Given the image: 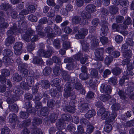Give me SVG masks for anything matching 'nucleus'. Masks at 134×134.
<instances>
[{"label":"nucleus","instance_id":"f257e3e1","mask_svg":"<svg viewBox=\"0 0 134 134\" xmlns=\"http://www.w3.org/2000/svg\"><path fill=\"white\" fill-rule=\"evenodd\" d=\"M34 72L32 70L30 71L29 73V76L26 79L27 84L25 82H22L20 86H16L14 88L13 91L14 93L13 96L12 97L11 96V92L10 91H7L4 94V96L8 97L7 98V101L9 104V109L11 111L16 112H18V109L16 104H13L14 101L18 100L19 97L22 95L23 92L21 89L28 90L29 89V87H32L34 85V79L32 77Z\"/></svg>","mask_w":134,"mask_h":134},{"label":"nucleus","instance_id":"f03ea898","mask_svg":"<svg viewBox=\"0 0 134 134\" xmlns=\"http://www.w3.org/2000/svg\"><path fill=\"white\" fill-rule=\"evenodd\" d=\"M21 25L18 27H20V29L18 30L16 28V24H14L13 26L10 27V29L7 32L8 37L5 41V44L7 46H9L10 44L13 43L15 42V39L13 35H18L19 33L22 34L24 30L25 34L22 36L23 39L27 42H29L30 40L31 36L35 34L34 31L31 29H27V23L25 21L21 22Z\"/></svg>","mask_w":134,"mask_h":134},{"label":"nucleus","instance_id":"7ed1b4c3","mask_svg":"<svg viewBox=\"0 0 134 134\" xmlns=\"http://www.w3.org/2000/svg\"><path fill=\"white\" fill-rule=\"evenodd\" d=\"M86 10L88 13H86L85 11H83L81 14V18L78 16H75L72 19L73 23L77 24L80 23V24L84 25L88 22V19L91 17L90 13H93L96 11V7L92 4H88L86 7Z\"/></svg>","mask_w":134,"mask_h":134},{"label":"nucleus","instance_id":"20e7f679","mask_svg":"<svg viewBox=\"0 0 134 134\" xmlns=\"http://www.w3.org/2000/svg\"><path fill=\"white\" fill-rule=\"evenodd\" d=\"M105 108H101L98 111L97 114L98 116H101V118L103 120H106V124L104 129L105 132H109L112 130V127L111 125L108 123L113 122L117 115L115 112H113L110 115L109 112L105 111Z\"/></svg>","mask_w":134,"mask_h":134},{"label":"nucleus","instance_id":"39448f33","mask_svg":"<svg viewBox=\"0 0 134 134\" xmlns=\"http://www.w3.org/2000/svg\"><path fill=\"white\" fill-rule=\"evenodd\" d=\"M41 106H42V104ZM32 104L30 101L25 102L24 105V107L26 109L27 111L29 113L35 112L36 113L37 112L38 115L43 116H46L48 114L47 108L46 107L42 108L41 106V108H38L37 109L35 107L37 110L35 111L34 109L32 108ZM35 107H36V105Z\"/></svg>","mask_w":134,"mask_h":134},{"label":"nucleus","instance_id":"423d86ee","mask_svg":"<svg viewBox=\"0 0 134 134\" xmlns=\"http://www.w3.org/2000/svg\"><path fill=\"white\" fill-rule=\"evenodd\" d=\"M134 45V42L132 40L128 38L126 40V43L122 45L121 49L124 56H127L131 57L132 56V52L130 50V47Z\"/></svg>","mask_w":134,"mask_h":134},{"label":"nucleus","instance_id":"0eeeda50","mask_svg":"<svg viewBox=\"0 0 134 134\" xmlns=\"http://www.w3.org/2000/svg\"><path fill=\"white\" fill-rule=\"evenodd\" d=\"M131 22V19L128 17L124 22V24L125 25L120 24L118 25L114 23L112 26V27L113 29H116L117 31L122 33L124 35H126L128 33L127 31H125V30L127 28L126 25L130 24Z\"/></svg>","mask_w":134,"mask_h":134},{"label":"nucleus","instance_id":"6e6552de","mask_svg":"<svg viewBox=\"0 0 134 134\" xmlns=\"http://www.w3.org/2000/svg\"><path fill=\"white\" fill-rule=\"evenodd\" d=\"M102 14L104 15L105 16H104V17H102V19L103 18V20H102L103 21V23H104L105 25H103L101 29V32L100 33V35L103 36L106 35L108 32V26H107V25L108 24L106 23L105 20L107 19V17L106 15L109 14V12H108V10L106 9L103 8V9L102 11Z\"/></svg>","mask_w":134,"mask_h":134},{"label":"nucleus","instance_id":"1a4fd4ad","mask_svg":"<svg viewBox=\"0 0 134 134\" xmlns=\"http://www.w3.org/2000/svg\"><path fill=\"white\" fill-rule=\"evenodd\" d=\"M3 55L4 57L3 59V61L6 66L12 64L14 61L11 59L9 57L12 55L13 53L10 49H5L4 50Z\"/></svg>","mask_w":134,"mask_h":134},{"label":"nucleus","instance_id":"9d476101","mask_svg":"<svg viewBox=\"0 0 134 134\" xmlns=\"http://www.w3.org/2000/svg\"><path fill=\"white\" fill-rule=\"evenodd\" d=\"M62 117V119L59 120L58 122L56 123V126L59 130L65 128L66 126L65 121H70L72 119L71 116L69 114L63 115Z\"/></svg>","mask_w":134,"mask_h":134},{"label":"nucleus","instance_id":"9b49d317","mask_svg":"<svg viewBox=\"0 0 134 134\" xmlns=\"http://www.w3.org/2000/svg\"><path fill=\"white\" fill-rule=\"evenodd\" d=\"M40 49L37 53L38 55L42 57L48 58L51 55V52L50 51H46L43 50L44 46L43 44L41 43L39 44Z\"/></svg>","mask_w":134,"mask_h":134},{"label":"nucleus","instance_id":"f8f14e48","mask_svg":"<svg viewBox=\"0 0 134 134\" xmlns=\"http://www.w3.org/2000/svg\"><path fill=\"white\" fill-rule=\"evenodd\" d=\"M38 88V86L37 85H35L32 88V91L33 92V94H36L35 99H34V101H36V107L37 109L38 108H41V103L39 101L41 98V93H38V97L37 96V92Z\"/></svg>","mask_w":134,"mask_h":134},{"label":"nucleus","instance_id":"ddd939ff","mask_svg":"<svg viewBox=\"0 0 134 134\" xmlns=\"http://www.w3.org/2000/svg\"><path fill=\"white\" fill-rule=\"evenodd\" d=\"M16 62L18 64V69L20 70L21 75L22 77H25L28 74L27 69L23 68L24 64L23 63L20 58H18L16 60Z\"/></svg>","mask_w":134,"mask_h":134},{"label":"nucleus","instance_id":"4468645a","mask_svg":"<svg viewBox=\"0 0 134 134\" xmlns=\"http://www.w3.org/2000/svg\"><path fill=\"white\" fill-rule=\"evenodd\" d=\"M71 85L69 82L66 83L65 85V88L64 89L65 93L64 94V97L65 98H67L69 96H71L70 99L71 100H73L75 97V96L74 94L70 93V91L72 90L71 87Z\"/></svg>","mask_w":134,"mask_h":134},{"label":"nucleus","instance_id":"2eb2a0df","mask_svg":"<svg viewBox=\"0 0 134 134\" xmlns=\"http://www.w3.org/2000/svg\"><path fill=\"white\" fill-rule=\"evenodd\" d=\"M42 123V120L39 118H35L33 119V125L34 127H36V126ZM43 132L40 131L36 127L33 129L32 132L31 134H43Z\"/></svg>","mask_w":134,"mask_h":134},{"label":"nucleus","instance_id":"dca6fc26","mask_svg":"<svg viewBox=\"0 0 134 134\" xmlns=\"http://www.w3.org/2000/svg\"><path fill=\"white\" fill-rule=\"evenodd\" d=\"M104 49L103 48H98L95 52V58L96 60L102 61L103 59V53Z\"/></svg>","mask_w":134,"mask_h":134},{"label":"nucleus","instance_id":"f3484780","mask_svg":"<svg viewBox=\"0 0 134 134\" xmlns=\"http://www.w3.org/2000/svg\"><path fill=\"white\" fill-rule=\"evenodd\" d=\"M1 75L0 76V81L2 83H4L6 81L5 76H8L10 74L9 70L7 69H3L1 71Z\"/></svg>","mask_w":134,"mask_h":134},{"label":"nucleus","instance_id":"a211bd4d","mask_svg":"<svg viewBox=\"0 0 134 134\" xmlns=\"http://www.w3.org/2000/svg\"><path fill=\"white\" fill-rule=\"evenodd\" d=\"M23 43L21 42H16L13 47L14 52L16 55H20L21 53L23 47Z\"/></svg>","mask_w":134,"mask_h":134},{"label":"nucleus","instance_id":"6ab92c4d","mask_svg":"<svg viewBox=\"0 0 134 134\" xmlns=\"http://www.w3.org/2000/svg\"><path fill=\"white\" fill-rule=\"evenodd\" d=\"M28 11L26 10H22L20 13V15L22 16V18L20 19H23L24 18V15H26L28 14L29 12L33 13L35 11V7L34 5H29L28 8Z\"/></svg>","mask_w":134,"mask_h":134},{"label":"nucleus","instance_id":"aec40b11","mask_svg":"<svg viewBox=\"0 0 134 134\" xmlns=\"http://www.w3.org/2000/svg\"><path fill=\"white\" fill-rule=\"evenodd\" d=\"M88 32V30L86 29H81L78 31V34L75 35V37L77 39L84 38Z\"/></svg>","mask_w":134,"mask_h":134},{"label":"nucleus","instance_id":"412c9836","mask_svg":"<svg viewBox=\"0 0 134 134\" xmlns=\"http://www.w3.org/2000/svg\"><path fill=\"white\" fill-rule=\"evenodd\" d=\"M68 37L67 35H64L62 37V40L63 41V48L67 49L70 47V43L68 41Z\"/></svg>","mask_w":134,"mask_h":134},{"label":"nucleus","instance_id":"4be33fe9","mask_svg":"<svg viewBox=\"0 0 134 134\" xmlns=\"http://www.w3.org/2000/svg\"><path fill=\"white\" fill-rule=\"evenodd\" d=\"M81 71L83 72L80 74V77L82 80H86L88 78V74L87 73V68L85 66H82L81 68Z\"/></svg>","mask_w":134,"mask_h":134},{"label":"nucleus","instance_id":"5701e85b","mask_svg":"<svg viewBox=\"0 0 134 134\" xmlns=\"http://www.w3.org/2000/svg\"><path fill=\"white\" fill-rule=\"evenodd\" d=\"M111 90L110 86H108L106 84H102L100 87V91L103 93H111Z\"/></svg>","mask_w":134,"mask_h":134},{"label":"nucleus","instance_id":"b1692460","mask_svg":"<svg viewBox=\"0 0 134 134\" xmlns=\"http://www.w3.org/2000/svg\"><path fill=\"white\" fill-rule=\"evenodd\" d=\"M133 63L134 64L131 63H129L127 64V70L126 71L124 72V75H126L129 76V75L132 76L133 75V73L131 70L134 68V60Z\"/></svg>","mask_w":134,"mask_h":134},{"label":"nucleus","instance_id":"393cba45","mask_svg":"<svg viewBox=\"0 0 134 134\" xmlns=\"http://www.w3.org/2000/svg\"><path fill=\"white\" fill-rule=\"evenodd\" d=\"M73 10V7L70 4H68L65 6V9H63L61 10L62 14L65 15L68 14V12L72 11Z\"/></svg>","mask_w":134,"mask_h":134},{"label":"nucleus","instance_id":"a878e982","mask_svg":"<svg viewBox=\"0 0 134 134\" xmlns=\"http://www.w3.org/2000/svg\"><path fill=\"white\" fill-rule=\"evenodd\" d=\"M109 104L112 105L111 108L113 110L116 111L120 108V105L118 103H116V99L114 98H112L110 100Z\"/></svg>","mask_w":134,"mask_h":134},{"label":"nucleus","instance_id":"bb28decb","mask_svg":"<svg viewBox=\"0 0 134 134\" xmlns=\"http://www.w3.org/2000/svg\"><path fill=\"white\" fill-rule=\"evenodd\" d=\"M60 80L58 79H54L51 82V84H52V83H53V85L58 90L59 92L63 90V88L60 86L59 87V85L60 82Z\"/></svg>","mask_w":134,"mask_h":134},{"label":"nucleus","instance_id":"cd10ccee","mask_svg":"<svg viewBox=\"0 0 134 134\" xmlns=\"http://www.w3.org/2000/svg\"><path fill=\"white\" fill-rule=\"evenodd\" d=\"M4 19L2 18L0 16V32L2 31V30L5 28H6L8 26V24L7 23L4 22Z\"/></svg>","mask_w":134,"mask_h":134},{"label":"nucleus","instance_id":"c85d7f7f","mask_svg":"<svg viewBox=\"0 0 134 134\" xmlns=\"http://www.w3.org/2000/svg\"><path fill=\"white\" fill-rule=\"evenodd\" d=\"M92 23L94 27L92 26L90 28L89 31H90L91 32H93V31L96 29V27L97 26L98 24L99 20L98 19L95 18L93 20Z\"/></svg>","mask_w":134,"mask_h":134},{"label":"nucleus","instance_id":"c756f323","mask_svg":"<svg viewBox=\"0 0 134 134\" xmlns=\"http://www.w3.org/2000/svg\"><path fill=\"white\" fill-rule=\"evenodd\" d=\"M92 40L91 41V44L92 48L97 47L98 46L99 41L96 38L95 36L91 37Z\"/></svg>","mask_w":134,"mask_h":134},{"label":"nucleus","instance_id":"7c9ffc66","mask_svg":"<svg viewBox=\"0 0 134 134\" xmlns=\"http://www.w3.org/2000/svg\"><path fill=\"white\" fill-rule=\"evenodd\" d=\"M43 61L41 58L35 57L33 58L32 63L35 64H40L42 63Z\"/></svg>","mask_w":134,"mask_h":134},{"label":"nucleus","instance_id":"2f4dec72","mask_svg":"<svg viewBox=\"0 0 134 134\" xmlns=\"http://www.w3.org/2000/svg\"><path fill=\"white\" fill-rule=\"evenodd\" d=\"M17 119L16 115L14 114H10L9 116V121L10 122L13 123L15 122Z\"/></svg>","mask_w":134,"mask_h":134},{"label":"nucleus","instance_id":"473e14b6","mask_svg":"<svg viewBox=\"0 0 134 134\" xmlns=\"http://www.w3.org/2000/svg\"><path fill=\"white\" fill-rule=\"evenodd\" d=\"M64 110L65 111H66L71 113H74L75 111V109L74 106L73 107L68 106H66L65 108H63Z\"/></svg>","mask_w":134,"mask_h":134},{"label":"nucleus","instance_id":"72a5a7b5","mask_svg":"<svg viewBox=\"0 0 134 134\" xmlns=\"http://www.w3.org/2000/svg\"><path fill=\"white\" fill-rule=\"evenodd\" d=\"M22 0H11L12 3L14 4L18 3L19 4L18 5L17 7L19 9H22L23 7V2H21L20 1Z\"/></svg>","mask_w":134,"mask_h":134},{"label":"nucleus","instance_id":"f704fd0d","mask_svg":"<svg viewBox=\"0 0 134 134\" xmlns=\"http://www.w3.org/2000/svg\"><path fill=\"white\" fill-rule=\"evenodd\" d=\"M36 31L38 34L41 36H44V34L42 31L43 28L40 25H38L36 27Z\"/></svg>","mask_w":134,"mask_h":134},{"label":"nucleus","instance_id":"c9c22d12","mask_svg":"<svg viewBox=\"0 0 134 134\" xmlns=\"http://www.w3.org/2000/svg\"><path fill=\"white\" fill-rule=\"evenodd\" d=\"M64 72L66 74L65 75L63 74V77L64 79L65 80H68L69 81H71V83H73L75 82V79H76V77L72 78L71 79L70 78V76L69 75H66V72L64 71Z\"/></svg>","mask_w":134,"mask_h":134},{"label":"nucleus","instance_id":"e433bc0d","mask_svg":"<svg viewBox=\"0 0 134 134\" xmlns=\"http://www.w3.org/2000/svg\"><path fill=\"white\" fill-rule=\"evenodd\" d=\"M79 105L80 111L81 113H84L86 110H88V108L87 104H82L81 105L79 104Z\"/></svg>","mask_w":134,"mask_h":134},{"label":"nucleus","instance_id":"4c0bfd02","mask_svg":"<svg viewBox=\"0 0 134 134\" xmlns=\"http://www.w3.org/2000/svg\"><path fill=\"white\" fill-rule=\"evenodd\" d=\"M95 111L94 110H89L85 115L86 118L89 119L92 117L95 114Z\"/></svg>","mask_w":134,"mask_h":134},{"label":"nucleus","instance_id":"58836bf2","mask_svg":"<svg viewBox=\"0 0 134 134\" xmlns=\"http://www.w3.org/2000/svg\"><path fill=\"white\" fill-rule=\"evenodd\" d=\"M45 31L47 33H49L48 36L51 38H52L54 36V35L52 33L53 30L50 27H47L45 29Z\"/></svg>","mask_w":134,"mask_h":134},{"label":"nucleus","instance_id":"ea45409f","mask_svg":"<svg viewBox=\"0 0 134 134\" xmlns=\"http://www.w3.org/2000/svg\"><path fill=\"white\" fill-rule=\"evenodd\" d=\"M109 11L110 13L113 14H116L118 12L117 7L114 6H110L109 7Z\"/></svg>","mask_w":134,"mask_h":134},{"label":"nucleus","instance_id":"a19ab883","mask_svg":"<svg viewBox=\"0 0 134 134\" xmlns=\"http://www.w3.org/2000/svg\"><path fill=\"white\" fill-rule=\"evenodd\" d=\"M61 91H62L59 92H59H57L56 90H53L52 91H51V96H52L53 97L56 96L59 97V96L62 95V93H61Z\"/></svg>","mask_w":134,"mask_h":134},{"label":"nucleus","instance_id":"79ce46f5","mask_svg":"<svg viewBox=\"0 0 134 134\" xmlns=\"http://www.w3.org/2000/svg\"><path fill=\"white\" fill-rule=\"evenodd\" d=\"M110 98V96L108 94H107L105 95H102L100 96L99 98L103 102H105L108 100Z\"/></svg>","mask_w":134,"mask_h":134},{"label":"nucleus","instance_id":"37998d69","mask_svg":"<svg viewBox=\"0 0 134 134\" xmlns=\"http://www.w3.org/2000/svg\"><path fill=\"white\" fill-rule=\"evenodd\" d=\"M10 7L9 4L7 3H4L1 4V8L2 9L5 10L8 9Z\"/></svg>","mask_w":134,"mask_h":134},{"label":"nucleus","instance_id":"c03bdc74","mask_svg":"<svg viewBox=\"0 0 134 134\" xmlns=\"http://www.w3.org/2000/svg\"><path fill=\"white\" fill-rule=\"evenodd\" d=\"M61 72V70L60 66H56L53 69V73L56 75H58Z\"/></svg>","mask_w":134,"mask_h":134},{"label":"nucleus","instance_id":"a18cd8bd","mask_svg":"<svg viewBox=\"0 0 134 134\" xmlns=\"http://www.w3.org/2000/svg\"><path fill=\"white\" fill-rule=\"evenodd\" d=\"M35 48V44L34 42L30 44L29 43L27 46V50L29 52H31Z\"/></svg>","mask_w":134,"mask_h":134},{"label":"nucleus","instance_id":"49530a36","mask_svg":"<svg viewBox=\"0 0 134 134\" xmlns=\"http://www.w3.org/2000/svg\"><path fill=\"white\" fill-rule=\"evenodd\" d=\"M121 72V69L119 68L116 67L114 68L112 71L113 74L115 75H119Z\"/></svg>","mask_w":134,"mask_h":134},{"label":"nucleus","instance_id":"de8ad7c7","mask_svg":"<svg viewBox=\"0 0 134 134\" xmlns=\"http://www.w3.org/2000/svg\"><path fill=\"white\" fill-rule=\"evenodd\" d=\"M123 40V37L120 35H117L115 36V41L118 43L119 44Z\"/></svg>","mask_w":134,"mask_h":134},{"label":"nucleus","instance_id":"09e8293b","mask_svg":"<svg viewBox=\"0 0 134 134\" xmlns=\"http://www.w3.org/2000/svg\"><path fill=\"white\" fill-rule=\"evenodd\" d=\"M51 71V68L49 67H47L43 69V74L44 75H48L50 73Z\"/></svg>","mask_w":134,"mask_h":134},{"label":"nucleus","instance_id":"8fccbe9b","mask_svg":"<svg viewBox=\"0 0 134 134\" xmlns=\"http://www.w3.org/2000/svg\"><path fill=\"white\" fill-rule=\"evenodd\" d=\"M124 58H125V59H124L122 62V64L124 65H125L126 64H127L129 63V62L130 61L131 59L130 58H131V57H129L128 56H124Z\"/></svg>","mask_w":134,"mask_h":134},{"label":"nucleus","instance_id":"3c124183","mask_svg":"<svg viewBox=\"0 0 134 134\" xmlns=\"http://www.w3.org/2000/svg\"><path fill=\"white\" fill-rule=\"evenodd\" d=\"M108 82L110 84L114 85L117 83V81L116 77H112L109 80Z\"/></svg>","mask_w":134,"mask_h":134},{"label":"nucleus","instance_id":"603ef678","mask_svg":"<svg viewBox=\"0 0 134 134\" xmlns=\"http://www.w3.org/2000/svg\"><path fill=\"white\" fill-rule=\"evenodd\" d=\"M113 60V58L110 56L106 57L105 60V63L107 65H109Z\"/></svg>","mask_w":134,"mask_h":134},{"label":"nucleus","instance_id":"864d4df0","mask_svg":"<svg viewBox=\"0 0 134 134\" xmlns=\"http://www.w3.org/2000/svg\"><path fill=\"white\" fill-rule=\"evenodd\" d=\"M13 78L14 80L16 81H19L21 79V77L17 73L13 75Z\"/></svg>","mask_w":134,"mask_h":134},{"label":"nucleus","instance_id":"5fc2aeb1","mask_svg":"<svg viewBox=\"0 0 134 134\" xmlns=\"http://www.w3.org/2000/svg\"><path fill=\"white\" fill-rule=\"evenodd\" d=\"M20 116L23 119H26L28 117V114L26 112L21 111L20 113Z\"/></svg>","mask_w":134,"mask_h":134},{"label":"nucleus","instance_id":"6e6d98bb","mask_svg":"<svg viewBox=\"0 0 134 134\" xmlns=\"http://www.w3.org/2000/svg\"><path fill=\"white\" fill-rule=\"evenodd\" d=\"M57 115L54 113H53L50 117V119L52 123H54L55 120L57 118Z\"/></svg>","mask_w":134,"mask_h":134},{"label":"nucleus","instance_id":"4d7b16f0","mask_svg":"<svg viewBox=\"0 0 134 134\" xmlns=\"http://www.w3.org/2000/svg\"><path fill=\"white\" fill-rule=\"evenodd\" d=\"M78 133L77 134H87L86 133L84 132V130L82 126L79 125L77 127Z\"/></svg>","mask_w":134,"mask_h":134},{"label":"nucleus","instance_id":"13d9d810","mask_svg":"<svg viewBox=\"0 0 134 134\" xmlns=\"http://www.w3.org/2000/svg\"><path fill=\"white\" fill-rule=\"evenodd\" d=\"M90 74L92 77L96 78L98 75V72L96 69H94L91 71Z\"/></svg>","mask_w":134,"mask_h":134},{"label":"nucleus","instance_id":"bf43d9fd","mask_svg":"<svg viewBox=\"0 0 134 134\" xmlns=\"http://www.w3.org/2000/svg\"><path fill=\"white\" fill-rule=\"evenodd\" d=\"M123 79H121L119 81V83L120 85H122L125 82V79H129V76H127L126 75H124L123 77Z\"/></svg>","mask_w":134,"mask_h":134},{"label":"nucleus","instance_id":"052dcab7","mask_svg":"<svg viewBox=\"0 0 134 134\" xmlns=\"http://www.w3.org/2000/svg\"><path fill=\"white\" fill-rule=\"evenodd\" d=\"M54 45L56 48L59 49L60 47L59 40L58 39L55 40L54 41Z\"/></svg>","mask_w":134,"mask_h":134},{"label":"nucleus","instance_id":"680f3d73","mask_svg":"<svg viewBox=\"0 0 134 134\" xmlns=\"http://www.w3.org/2000/svg\"><path fill=\"white\" fill-rule=\"evenodd\" d=\"M28 19L29 20L33 22H36L37 20V17L33 15H30Z\"/></svg>","mask_w":134,"mask_h":134},{"label":"nucleus","instance_id":"e2e57ef3","mask_svg":"<svg viewBox=\"0 0 134 134\" xmlns=\"http://www.w3.org/2000/svg\"><path fill=\"white\" fill-rule=\"evenodd\" d=\"M118 94L120 96V98L122 99H125L126 98V94L124 92L122 91H119L118 92Z\"/></svg>","mask_w":134,"mask_h":134},{"label":"nucleus","instance_id":"0e129e2a","mask_svg":"<svg viewBox=\"0 0 134 134\" xmlns=\"http://www.w3.org/2000/svg\"><path fill=\"white\" fill-rule=\"evenodd\" d=\"M81 44L82 47V49L85 51H87L89 48V44L87 43H83L81 42Z\"/></svg>","mask_w":134,"mask_h":134},{"label":"nucleus","instance_id":"69168bd1","mask_svg":"<svg viewBox=\"0 0 134 134\" xmlns=\"http://www.w3.org/2000/svg\"><path fill=\"white\" fill-rule=\"evenodd\" d=\"M111 55H112V57H113L114 58H116L119 57L120 55V53L119 52L117 51H115L113 52L111 54Z\"/></svg>","mask_w":134,"mask_h":134},{"label":"nucleus","instance_id":"338daca9","mask_svg":"<svg viewBox=\"0 0 134 134\" xmlns=\"http://www.w3.org/2000/svg\"><path fill=\"white\" fill-rule=\"evenodd\" d=\"M52 60L55 63L58 64H61V60L59 58L54 56L53 57Z\"/></svg>","mask_w":134,"mask_h":134},{"label":"nucleus","instance_id":"774afa93","mask_svg":"<svg viewBox=\"0 0 134 134\" xmlns=\"http://www.w3.org/2000/svg\"><path fill=\"white\" fill-rule=\"evenodd\" d=\"M93 129L94 127L92 125H88L87 126L86 131L88 133H90L93 131Z\"/></svg>","mask_w":134,"mask_h":134}]
</instances>
